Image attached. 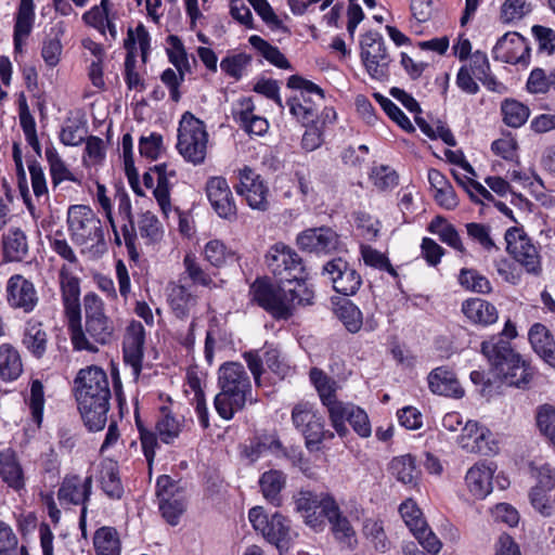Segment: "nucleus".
Segmentation results:
<instances>
[{"mask_svg": "<svg viewBox=\"0 0 555 555\" xmlns=\"http://www.w3.org/2000/svg\"><path fill=\"white\" fill-rule=\"evenodd\" d=\"M266 262L279 285L255 281L250 293L260 307L275 319L287 320L296 306L312 305L314 295L305 282V268L295 250L284 244H275L266 255Z\"/></svg>", "mask_w": 555, "mask_h": 555, "instance_id": "obj_1", "label": "nucleus"}, {"mask_svg": "<svg viewBox=\"0 0 555 555\" xmlns=\"http://www.w3.org/2000/svg\"><path fill=\"white\" fill-rule=\"evenodd\" d=\"M76 400L85 425L102 430L107 422L111 389L106 373L99 366L81 369L75 379Z\"/></svg>", "mask_w": 555, "mask_h": 555, "instance_id": "obj_2", "label": "nucleus"}, {"mask_svg": "<svg viewBox=\"0 0 555 555\" xmlns=\"http://www.w3.org/2000/svg\"><path fill=\"white\" fill-rule=\"evenodd\" d=\"M85 325L81 324V312L68 320L72 344L76 350L98 352L99 345L104 346L113 340L115 325L106 315L103 300L94 293L83 297Z\"/></svg>", "mask_w": 555, "mask_h": 555, "instance_id": "obj_3", "label": "nucleus"}, {"mask_svg": "<svg viewBox=\"0 0 555 555\" xmlns=\"http://www.w3.org/2000/svg\"><path fill=\"white\" fill-rule=\"evenodd\" d=\"M218 386L220 391L214 404L219 416L225 421L232 420L247 402H254L250 377L240 362H225L219 367Z\"/></svg>", "mask_w": 555, "mask_h": 555, "instance_id": "obj_4", "label": "nucleus"}, {"mask_svg": "<svg viewBox=\"0 0 555 555\" xmlns=\"http://www.w3.org/2000/svg\"><path fill=\"white\" fill-rule=\"evenodd\" d=\"M481 352L503 383L521 389L530 385L534 376L533 369L513 350L507 340L501 336L491 337L481 344Z\"/></svg>", "mask_w": 555, "mask_h": 555, "instance_id": "obj_5", "label": "nucleus"}, {"mask_svg": "<svg viewBox=\"0 0 555 555\" xmlns=\"http://www.w3.org/2000/svg\"><path fill=\"white\" fill-rule=\"evenodd\" d=\"M68 232L74 244L92 248L104 242L102 222L86 205H73L67 211Z\"/></svg>", "mask_w": 555, "mask_h": 555, "instance_id": "obj_6", "label": "nucleus"}, {"mask_svg": "<svg viewBox=\"0 0 555 555\" xmlns=\"http://www.w3.org/2000/svg\"><path fill=\"white\" fill-rule=\"evenodd\" d=\"M287 87L300 90L299 95L287 101L291 114L304 126L313 124L318 116V107L324 100V91L299 75H292L287 79Z\"/></svg>", "mask_w": 555, "mask_h": 555, "instance_id": "obj_7", "label": "nucleus"}, {"mask_svg": "<svg viewBox=\"0 0 555 555\" xmlns=\"http://www.w3.org/2000/svg\"><path fill=\"white\" fill-rule=\"evenodd\" d=\"M208 133L202 120L186 112L182 115L178 129L177 149L185 160L198 165L205 160Z\"/></svg>", "mask_w": 555, "mask_h": 555, "instance_id": "obj_8", "label": "nucleus"}, {"mask_svg": "<svg viewBox=\"0 0 555 555\" xmlns=\"http://www.w3.org/2000/svg\"><path fill=\"white\" fill-rule=\"evenodd\" d=\"M292 423L304 435L308 449H313L324 439L334 437L333 433L324 430L322 417L314 411L313 405L307 401L294 405Z\"/></svg>", "mask_w": 555, "mask_h": 555, "instance_id": "obj_9", "label": "nucleus"}, {"mask_svg": "<svg viewBox=\"0 0 555 555\" xmlns=\"http://www.w3.org/2000/svg\"><path fill=\"white\" fill-rule=\"evenodd\" d=\"M361 59L369 75L378 80L388 76L390 55L383 37L376 31L366 33L361 40Z\"/></svg>", "mask_w": 555, "mask_h": 555, "instance_id": "obj_10", "label": "nucleus"}, {"mask_svg": "<svg viewBox=\"0 0 555 555\" xmlns=\"http://www.w3.org/2000/svg\"><path fill=\"white\" fill-rule=\"evenodd\" d=\"M156 495L165 520L171 526L178 525L180 516L185 511L183 489L169 476L162 475L157 478Z\"/></svg>", "mask_w": 555, "mask_h": 555, "instance_id": "obj_11", "label": "nucleus"}, {"mask_svg": "<svg viewBox=\"0 0 555 555\" xmlns=\"http://www.w3.org/2000/svg\"><path fill=\"white\" fill-rule=\"evenodd\" d=\"M249 521L256 531L261 532L263 538L282 550L284 542L289 535L288 520L280 513L269 517L261 506H255L249 511Z\"/></svg>", "mask_w": 555, "mask_h": 555, "instance_id": "obj_12", "label": "nucleus"}, {"mask_svg": "<svg viewBox=\"0 0 555 555\" xmlns=\"http://www.w3.org/2000/svg\"><path fill=\"white\" fill-rule=\"evenodd\" d=\"M251 209L266 211L269 208V189L263 179L248 166L238 170V183L234 186Z\"/></svg>", "mask_w": 555, "mask_h": 555, "instance_id": "obj_13", "label": "nucleus"}, {"mask_svg": "<svg viewBox=\"0 0 555 555\" xmlns=\"http://www.w3.org/2000/svg\"><path fill=\"white\" fill-rule=\"evenodd\" d=\"M92 492V476L81 478L78 475H66L59 488L57 499L62 504L82 505L80 526L86 522L87 506Z\"/></svg>", "mask_w": 555, "mask_h": 555, "instance_id": "obj_14", "label": "nucleus"}, {"mask_svg": "<svg viewBox=\"0 0 555 555\" xmlns=\"http://www.w3.org/2000/svg\"><path fill=\"white\" fill-rule=\"evenodd\" d=\"M507 251L527 272L538 273L541 269L540 257L535 246L522 234L521 230L511 228L505 233Z\"/></svg>", "mask_w": 555, "mask_h": 555, "instance_id": "obj_15", "label": "nucleus"}, {"mask_svg": "<svg viewBox=\"0 0 555 555\" xmlns=\"http://www.w3.org/2000/svg\"><path fill=\"white\" fill-rule=\"evenodd\" d=\"M322 274L328 278L335 292L345 296L354 295L362 284L360 274L343 258L327 261L323 267Z\"/></svg>", "mask_w": 555, "mask_h": 555, "instance_id": "obj_16", "label": "nucleus"}, {"mask_svg": "<svg viewBox=\"0 0 555 555\" xmlns=\"http://www.w3.org/2000/svg\"><path fill=\"white\" fill-rule=\"evenodd\" d=\"M205 191L211 208L220 218L229 221L236 219L237 208L225 178L210 177L206 182Z\"/></svg>", "mask_w": 555, "mask_h": 555, "instance_id": "obj_17", "label": "nucleus"}, {"mask_svg": "<svg viewBox=\"0 0 555 555\" xmlns=\"http://www.w3.org/2000/svg\"><path fill=\"white\" fill-rule=\"evenodd\" d=\"M459 444L466 452L481 455H492L499 451V446L492 433L472 421L465 424L459 437Z\"/></svg>", "mask_w": 555, "mask_h": 555, "instance_id": "obj_18", "label": "nucleus"}, {"mask_svg": "<svg viewBox=\"0 0 555 555\" xmlns=\"http://www.w3.org/2000/svg\"><path fill=\"white\" fill-rule=\"evenodd\" d=\"M330 421L335 431L343 438L349 434L346 422H348L353 430L362 438L370 437L372 433L366 412L351 402H346L338 413L337 418H330Z\"/></svg>", "mask_w": 555, "mask_h": 555, "instance_id": "obj_19", "label": "nucleus"}, {"mask_svg": "<svg viewBox=\"0 0 555 555\" xmlns=\"http://www.w3.org/2000/svg\"><path fill=\"white\" fill-rule=\"evenodd\" d=\"M493 54L496 60L509 64H527L530 48L518 33H506L495 43Z\"/></svg>", "mask_w": 555, "mask_h": 555, "instance_id": "obj_20", "label": "nucleus"}, {"mask_svg": "<svg viewBox=\"0 0 555 555\" xmlns=\"http://www.w3.org/2000/svg\"><path fill=\"white\" fill-rule=\"evenodd\" d=\"M7 299L11 307L23 309L25 312L33 311L38 302L34 284L21 274H14L9 279Z\"/></svg>", "mask_w": 555, "mask_h": 555, "instance_id": "obj_21", "label": "nucleus"}, {"mask_svg": "<svg viewBox=\"0 0 555 555\" xmlns=\"http://www.w3.org/2000/svg\"><path fill=\"white\" fill-rule=\"evenodd\" d=\"M297 244L300 249L309 253H331L337 249L339 237L331 228H314L301 232Z\"/></svg>", "mask_w": 555, "mask_h": 555, "instance_id": "obj_22", "label": "nucleus"}, {"mask_svg": "<svg viewBox=\"0 0 555 555\" xmlns=\"http://www.w3.org/2000/svg\"><path fill=\"white\" fill-rule=\"evenodd\" d=\"M145 341V330L138 321H132L126 328L122 351L125 362L130 364L135 374L142 367L143 349Z\"/></svg>", "mask_w": 555, "mask_h": 555, "instance_id": "obj_23", "label": "nucleus"}, {"mask_svg": "<svg viewBox=\"0 0 555 555\" xmlns=\"http://www.w3.org/2000/svg\"><path fill=\"white\" fill-rule=\"evenodd\" d=\"M310 379L313 383L322 404L326 408L330 418H337L343 405L346 403L336 398L337 384L321 370L313 367L310 371Z\"/></svg>", "mask_w": 555, "mask_h": 555, "instance_id": "obj_24", "label": "nucleus"}, {"mask_svg": "<svg viewBox=\"0 0 555 555\" xmlns=\"http://www.w3.org/2000/svg\"><path fill=\"white\" fill-rule=\"evenodd\" d=\"M495 468L491 462H478L467 470L465 483L473 496L481 500L491 493Z\"/></svg>", "mask_w": 555, "mask_h": 555, "instance_id": "obj_25", "label": "nucleus"}, {"mask_svg": "<svg viewBox=\"0 0 555 555\" xmlns=\"http://www.w3.org/2000/svg\"><path fill=\"white\" fill-rule=\"evenodd\" d=\"M59 279L64 311L68 321L72 318H77L81 312L79 279L65 264L60 270Z\"/></svg>", "mask_w": 555, "mask_h": 555, "instance_id": "obj_26", "label": "nucleus"}, {"mask_svg": "<svg viewBox=\"0 0 555 555\" xmlns=\"http://www.w3.org/2000/svg\"><path fill=\"white\" fill-rule=\"evenodd\" d=\"M427 380L429 389L436 395L455 399L464 396V389L455 373L447 366L434 369L428 374Z\"/></svg>", "mask_w": 555, "mask_h": 555, "instance_id": "obj_27", "label": "nucleus"}, {"mask_svg": "<svg viewBox=\"0 0 555 555\" xmlns=\"http://www.w3.org/2000/svg\"><path fill=\"white\" fill-rule=\"evenodd\" d=\"M325 516L331 524L332 532L336 540L346 544L351 550L354 548L357 544L356 531L348 518L343 515L335 500L326 501Z\"/></svg>", "mask_w": 555, "mask_h": 555, "instance_id": "obj_28", "label": "nucleus"}, {"mask_svg": "<svg viewBox=\"0 0 555 555\" xmlns=\"http://www.w3.org/2000/svg\"><path fill=\"white\" fill-rule=\"evenodd\" d=\"M255 105L250 98L240 100L233 108V118L249 134L262 135L268 131L266 118L254 114Z\"/></svg>", "mask_w": 555, "mask_h": 555, "instance_id": "obj_29", "label": "nucleus"}, {"mask_svg": "<svg viewBox=\"0 0 555 555\" xmlns=\"http://www.w3.org/2000/svg\"><path fill=\"white\" fill-rule=\"evenodd\" d=\"M2 442L0 441V444ZM0 476L10 488L18 491L25 486L22 465L12 448L0 450Z\"/></svg>", "mask_w": 555, "mask_h": 555, "instance_id": "obj_30", "label": "nucleus"}, {"mask_svg": "<svg viewBox=\"0 0 555 555\" xmlns=\"http://www.w3.org/2000/svg\"><path fill=\"white\" fill-rule=\"evenodd\" d=\"M118 212L125 221V223L121 227V233L125 245L128 250V255L131 260L137 261L140 256L139 250L135 246L137 232L131 214V202L128 195L126 194L118 195Z\"/></svg>", "mask_w": 555, "mask_h": 555, "instance_id": "obj_31", "label": "nucleus"}, {"mask_svg": "<svg viewBox=\"0 0 555 555\" xmlns=\"http://www.w3.org/2000/svg\"><path fill=\"white\" fill-rule=\"evenodd\" d=\"M529 340L535 353L550 366L555 367V341L546 326L533 324L529 331Z\"/></svg>", "mask_w": 555, "mask_h": 555, "instance_id": "obj_32", "label": "nucleus"}, {"mask_svg": "<svg viewBox=\"0 0 555 555\" xmlns=\"http://www.w3.org/2000/svg\"><path fill=\"white\" fill-rule=\"evenodd\" d=\"M462 312L475 324L490 325L496 322V308L481 298H470L462 304Z\"/></svg>", "mask_w": 555, "mask_h": 555, "instance_id": "obj_33", "label": "nucleus"}, {"mask_svg": "<svg viewBox=\"0 0 555 555\" xmlns=\"http://www.w3.org/2000/svg\"><path fill=\"white\" fill-rule=\"evenodd\" d=\"M22 373L23 362L18 350L10 344L0 345V378L12 382Z\"/></svg>", "mask_w": 555, "mask_h": 555, "instance_id": "obj_34", "label": "nucleus"}, {"mask_svg": "<svg viewBox=\"0 0 555 555\" xmlns=\"http://www.w3.org/2000/svg\"><path fill=\"white\" fill-rule=\"evenodd\" d=\"M194 296L188 287L177 283L168 285V302L177 318H185L190 310L196 305Z\"/></svg>", "mask_w": 555, "mask_h": 555, "instance_id": "obj_35", "label": "nucleus"}, {"mask_svg": "<svg viewBox=\"0 0 555 555\" xmlns=\"http://www.w3.org/2000/svg\"><path fill=\"white\" fill-rule=\"evenodd\" d=\"M286 483V476L281 470L271 469L261 475L259 487L263 498L274 506L282 503L281 492Z\"/></svg>", "mask_w": 555, "mask_h": 555, "instance_id": "obj_36", "label": "nucleus"}, {"mask_svg": "<svg viewBox=\"0 0 555 555\" xmlns=\"http://www.w3.org/2000/svg\"><path fill=\"white\" fill-rule=\"evenodd\" d=\"M391 475L403 485L416 486L421 472L411 454L395 457L390 463Z\"/></svg>", "mask_w": 555, "mask_h": 555, "instance_id": "obj_37", "label": "nucleus"}, {"mask_svg": "<svg viewBox=\"0 0 555 555\" xmlns=\"http://www.w3.org/2000/svg\"><path fill=\"white\" fill-rule=\"evenodd\" d=\"M3 253L10 261H22L28 253V243L25 233L20 229H10L3 235Z\"/></svg>", "mask_w": 555, "mask_h": 555, "instance_id": "obj_38", "label": "nucleus"}, {"mask_svg": "<svg viewBox=\"0 0 555 555\" xmlns=\"http://www.w3.org/2000/svg\"><path fill=\"white\" fill-rule=\"evenodd\" d=\"M474 77L479 80L487 89L499 91L501 83L490 75V64L486 53L476 51L473 53L469 65L467 66Z\"/></svg>", "mask_w": 555, "mask_h": 555, "instance_id": "obj_39", "label": "nucleus"}, {"mask_svg": "<svg viewBox=\"0 0 555 555\" xmlns=\"http://www.w3.org/2000/svg\"><path fill=\"white\" fill-rule=\"evenodd\" d=\"M93 545L96 555H120V540L113 527H101L94 532Z\"/></svg>", "mask_w": 555, "mask_h": 555, "instance_id": "obj_40", "label": "nucleus"}, {"mask_svg": "<svg viewBox=\"0 0 555 555\" xmlns=\"http://www.w3.org/2000/svg\"><path fill=\"white\" fill-rule=\"evenodd\" d=\"M362 534L376 552L386 553L390 548V542L387 539L380 520L365 519L363 521Z\"/></svg>", "mask_w": 555, "mask_h": 555, "instance_id": "obj_41", "label": "nucleus"}, {"mask_svg": "<svg viewBox=\"0 0 555 555\" xmlns=\"http://www.w3.org/2000/svg\"><path fill=\"white\" fill-rule=\"evenodd\" d=\"M23 345L37 359L43 357L48 347V335L40 323L29 324L26 327Z\"/></svg>", "mask_w": 555, "mask_h": 555, "instance_id": "obj_42", "label": "nucleus"}, {"mask_svg": "<svg viewBox=\"0 0 555 555\" xmlns=\"http://www.w3.org/2000/svg\"><path fill=\"white\" fill-rule=\"evenodd\" d=\"M248 41L250 46L254 49H256L261 54V56H263L272 65L283 69L291 68L289 62L284 56V54L279 50V48L270 44L260 36L253 35L249 37Z\"/></svg>", "mask_w": 555, "mask_h": 555, "instance_id": "obj_43", "label": "nucleus"}, {"mask_svg": "<svg viewBox=\"0 0 555 555\" xmlns=\"http://www.w3.org/2000/svg\"><path fill=\"white\" fill-rule=\"evenodd\" d=\"M327 500L335 499L330 494H317L309 490H300L294 495L296 511L301 515L319 508H323V512L325 513V504Z\"/></svg>", "mask_w": 555, "mask_h": 555, "instance_id": "obj_44", "label": "nucleus"}, {"mask_svg": "<svg viewBox=\"0 0 555 555\" xmlns=\"http://www.w3.org/2000/svg\"><path fill=\"white\" fill-rule=\"evenodd\" d=\"M501 112L503 121L512 128L522 126L530 115L528 106L516 100H505L501 105Z\"/></svg>", "mask_w": 555, "mask_h": 555, "instance_id": "obj_45", "label": "nucleus"}, {"mask_svg": "<svg viewBox=\"0 0 555 555\" xmlns=\"http://www.w3.org/2000/svg\"><path fill=\"white\" fill-rule=\"evenodd\" d=\"M139 233L146 244L158 242L163 236V228L157 217L151 211H145L138 221Z\"/></svg>", "mask_w": 555, "mask_h": 555, "instance_id": "obj_46", "label": "nucleus"}, {"mask_svg": "<svg viewBox=\"0 0 555 555\" xmlns=\"http://www.w3.org/2000/svg\"><path fill=\"white\" fill-rule=\"evenodd\" d=\"M46 157L50 166V173L54 186H57L63 181H75L73 173L66 167L54 147L46 149Z\"/></svg>", "mask_w": 555, "mask_h": 555, "instance_id": "obj_47", "label": "nucleus"}, {"mask_svg": "<svg viewBox=\"0 0 555 555\" xmlns=\"http://www.w3.org/2000/svg\"><path fill=\"white\" fill-rule=\"evenodd\" d=\"M101 487L111 499H120L124 494V487L114 464L104 466L101 470Z\"/></svg>", "mask_w": 555, "mask_h": 555, "instance_id": "obj_48", "label": "nucleus"}, {"mask_svg": "<svg viewBox=\"0 0 555 555\" xmlns=\"http://www.w3.org/2000/svg\"><path fill=\"white\" fill-rule=\"evenodd\" d=\"M34 1L21 0L14 25V37H28L34 23Z\"/></svg>", "mask_w": 555, "mask_h": 555, "instance_id": "obj_49", "label": "nucleus"}, {"mask_svg": "<svg viewBox=\"0 0 555 555\" xmlns=\"http://www.w3.org/2000/svg\"><path fill=\"white\" fill-rule=\"evenodd\" d=\"M249 4L254 8L256 13L261 17V20L270 27L272 30H279L283 34H289V29L287 26L283 24V22L279 18V16L274 13L272 7L267 0H247Z\"/></svg>", "mask_w": 555, "mask_h": 555, "instance_id": "obj_50", "label": "nucleus"}, {"mask_svg": "<svg viewBox=\"0 0 555 555\" xmlns=\"http://www.w3.org/2000/svg\"><path fill=\"white\" fill-rule=\"evenodd\" d=\"M551 88L555 90V68L550 73L542 68L531 70L527 80V89L530 93H546Z\"/></svg>", "mask_w": 555, "mask_h": 555, "instance_id": "obj_51", "label": "nucleus"}, {"mask_svg": "<svg viewBox=\"0 0 555 555\" xmlns=\"http://www.w3.org/2000/svg\"><path fill=\"white\" fill-rule=\"evenodd\" d=\"M156 430L165 443L173 441L181 431V423L167 410H162V417L157 421Z\"/></svg>", "mask_w": 555, "mask_h": 555, "instance_id": "obj_52", "label": "nucleus"}, {"mask_svg": "<svg viewBox=\"0 0 555 555\" xmlns=\"http://www.w3.org/2000/svg\"><path fill=\"white\" fill-rule=\"evenodd\" d=\"M460 284L472 292L487 294L491 292L489 280L474 269H462L459 275Z\"/></svg>", "mask_w": 555, "mask_h": 555, "instance_id": "obj_53", "label": "nucleus"}, {"mask_svg": "<svg viewBox=\"0 0 555 555\" xmlns=\"http://www.w3.org/2000/svg\"><path fill=\"white\" fill-rule=\"evenodd\" d=\"M183 264L185 273L194 284L205 287L215 285L211 276L202 268L194 255L186 254L183 259Z\"/></svg>", "mask_w": 555, "mask_h": 555, "instance_id": "obj_54", "label": "nucleus"}, {"mask_svg": "<svg viewBox=\"0 0 555 555\" xmlns=\"http://www.w3.org/2000/svg\"><path fill=\"white\" fill-rule=\"evenodd\" d=\"M531 12V4L526 0H505L501 7V18L504 23L520 21Z\"/></svg>", "mask_w": 555, "mask_h": 555, "instance_id": "obj_55", "label": "nucleus"}, {"mask_svg": "<svg viewBox=\"0 0 555 555\" xmlns=\"http://www.w3.org/2000/svg\"><path fill=\"white\" fill-rule=\"evenodd\" d=\"M399 512L411 532L417 531L420 528H423V526L426 524L422 511L417 507L416 503L411 499L404 501L400 505Z\"/></svg>", "mask_w": 555, "mask_h": 555, "instance_id": "obj_56", "label": "nucleus"}, {"mask_svg": "<svg viewBox=\"0 0 555 555\" xmlns=\"http://www.w3.org/2000/svg\"><path fill=\"white\" fill-rule=\"evenodd\" d=\"M537 425L555 446V408L550 404L540 406L537 413Z\"/></svg>", "mask_w": 555, "mask_h": 555, "instance_id": "obj_57", "label": "nucleus"}, {"mask_svg": "<svg viewBox=\"0 0 555 555\" xmlns=\"http://www.w3.org/2000/svg\"><path fill=\"white\" fill-rule=\"evenodd\" d=\"M337 315L351 333H357L362 326V313L351 302H346L337 309Z\"/></svg>", "mask_w": 555, "mask_h": 555, "instance_id": "obj_58", "label": "nucleus"}, {"mask_svg": "<svg viewBox=\"0 0 555 555\" xmlns=\"http://www.w3.org/2000/svg\"><path fill=\"white\" fill-rule=\"evenodd\" d=\"M86 129L78 121L68 119L62 127L60 140L68 146H77L85 141Z\"/></svg>", "mask_w": 555, "mask_h": 555, "instance_id": "obj_59", "label": "nucleus"}, {"mask_svg": "<svg viewBox=\"0 0 555 555\" xmlns=\"http://www.w3.org/2000/svg\"><path fill=\"white\" fill-rule=\"evenodd\" d=\"M250 56L245 53H237L224 57L220 63V68L229 76L240 79L244 69L250 63Z\"/></svg>", "mask_w": 555, "mask_h": 555, "instance_id": "obj_60", "label": "nucleus"}, {"mask_svg": "<svg viewBox=\"0 0 555 555\" xmlns=\"http://www.w3.org/2000/svg\"><path fill=\"white\" fill-rule=\"evenodd\" d=\"M204 255L206 260L217 268L223 266L227 259L232 256L227 246L219 240L209 241L205 245Z\"/></svg>", "mask_w": 555, "mask_h": 555, "instance_id": "obj_61", "label": "nucleus"}, {"mask_svg": "<svg viewBox=\"0 0 555 555\" xmlns=\"http://www.w3.org/2000/svg\"><path fill=\"white\" fill-rule=\"evenodd\" d=\"M361 255L365 262V264L374 267L379 270L387 271L392 276H397V272L391 266L389 259L378 250L370 247V246H362L361 247Z\"/></svg>", "mask_w": 555, "mask_h": 555, "instance_id": "obj_62", "label": "nucleus"}, {"mask_svg": "<svg viewBox=\"0 0 555 555\" xmlns=\"http://www.w3.org/2000/svg\"><path fill=\"white\" fill-rule=\"evenodd\" d=\"M354 220L357 229L365 240L373 241L377 237L380 230V223L377 219L366 212L359 211L354 214Z\"/></svg>", "mask_w": 555, "mask_h": 555, "instance_id": "obj_63", "label": "nucleus"}, {"mask_svg": "<svg viewBox=\"0 0 555 555\" xmlns=\"http://www.w3.org/2000/svg\"><path fill=\"white\" fill-rule=\"evenodd\" d=\"M18 538L12 527L0 520V555H16Z\"/></svg>", "mask_w": 555, "mask_h": 555, "instance_id": "obj_64", "label": "nucleus"}]
</instances>
